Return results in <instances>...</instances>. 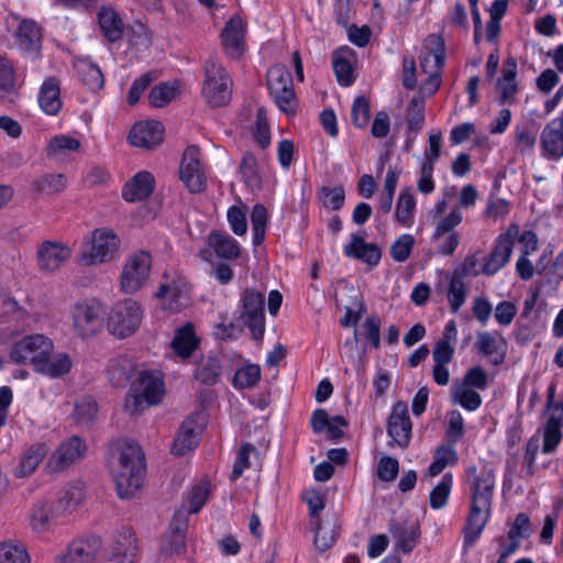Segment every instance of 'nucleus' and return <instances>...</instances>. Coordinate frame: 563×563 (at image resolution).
Listing matches in <instances>:
<instances>
[{
	"instance_id": "nucleus-1",
	"label": "nucleus",
	"mask_w": 563,
	"mask_h": 563,
	"mask_svg": "<svg viewBox=\"0 0 563 563\" xmlns=\"http://www.w3.org/2000/svg\"><path fill=\"white\" fill-rule=\"evenodd\" d=\"M118 470L114 483L118 493H134L142 488L145 476V456L134 442L118 443Z\"/></svg>"
},
{
	"instance_id": "nucleus-2",
	"label": "nucleus",
	"mask_w": 563,
	"mask_h": 563,
	"mask_svg": "<svg viewBox=\"0 0 563 563\" xmlns=\"http://www.w3.org/2000/svg\"><path fill=\"white\" fill-rule=\"evenodd\" d=\"M206 501L207 495H191L176 509L161 542L162 555H180L185 552L189 515L198 512Z\"/></svg>"
},
{
	"instance_id": "nucleus-3",
	"label": "nucleus",
	"mask_w": 563,
	"mask_h": 563,
	"mask_svg": "<svg viewBox=\"0 0 563 563\" xmlns=\"http://www.w3.org/2000/svg\"><path fill=\"white\" fill-rule=\"evenodd\" d=\"M84 505V495H49L35 506L31 516L32 528L44 532L57 519L78 512Z\"/></svg>"
},
{
	"instance_id": "nucleus-4",
	"label": "nucleus",
	"mask_w": 563,
	"mask_h": 563,
	"mask_svg": "<svg viewBox=\"0 0 563 563\" xmlns=\"http://www.w3.org/2000/svg\"><path fill=\"white\" fill-rule=\"evenodd\" d=\"M143 318L141 305L133 299H125L112 308L108 327L118 338H126L133 334L140 327Z\"/></svg>"
},
{
	"instance_id": "nucleus-5",
	"label": "nucleus",
	"mask_w": 563,
	"mask_h": 563,
	"mask_svg": "<svg viewBox=\"0 0 563 563\" xmlns=\"http://www.w3.org/2000/svg\"><path fill=\"white\" fill-rule=\"evenodd\" d=\"M492 511L490 495H472L470 511L463 529V547H473L479 539Z\"/></svg>"
},
{
	"instance_id": "nucleus-6",
	"label": "nucleus",
	"mask_w": 563,
	"mask_h": 563,
	"mask_svg": "<svg viewBox=\"0 0 563 563\" xmlns=\"http://www.w3.org/2000/svg\"><path fill=\"white\" fill-rule=\"evenodd\" d=\"M152 257L141 251L131 255L123 266L120 286L125 294H135L147 283L151 274Z\"/></svg>"
},
{
	"instance_id": "nucleus-7",
	"label": "nucleus",
	"mask_w": 563,
	"mask_h": 563,
	"mask_svg": "<svg viewBox=\"0 0 563 563\" xmlns=\"http://www.w3.org/2000/svg\"><path fill=\"white\" fill-rule=\"evenodd\" d=\"M53 351L52 342L42 334H35L23 338L15 343L11 350L10 356L15 363H31L34 369L43 368L44 358L51 355Z\"/></svg>"
},
{
	"instance_id": "nucleus-8",
	"label": "nucleus",
	"mask_w": 563,
	"mask_h": 563,
	"mask_svg": "<svg viewBox=\"0 0 563 563\" xmlns=\"http://www.w3.org/2000/svg\"><path fill=\"white\" fill-rule=\"evenodd\" d=\"M241 318L251 330L255 340L263 338L265 332L264 294L246 288L241 295Z\"/></svg>"
},
{
	"instance_id": "nucleus-9",
	"label": "nucleus",
	"mask_w": 563,
	"mask_h": 563,
	"mask_svg": "<svg viewBox=\"0 0 563 563\" xmlns=\"http://www.w3.org/2000/svg\"><path fill=\"white\" fill-rule=\"evenodd\" d=\"M207 427V415L202 411L190 415L180 426L179 431L174 439L172 445V453L183 456L188 452L195 450L199 442L202 432Z\"/></svg>"
},
{
	"instance_id": "nucleus-10",
	"label": "nucleus",
	"mask_w": 563,
	"mask_h": 563,
	"mask_svg": "<svg viewBox=\"0 0 563 563\" xmlns=\"http://www.w3.org/2000/svg\"><path fill=\"white\" fill-rule=\"evenodd\" d=\"M139 552L137 538L131 528H121L104 550L102 563H133Z\"/></svg>"
},
{
	"instance_id": "nucleus-11",
	"label": "nucleus",
	"mask_w": 563,
	"mask_h": 563,
	"mask_svg": "<svg viewBox=\"0 0 563 563\" xmlns=\"http://www.w3.org/2000/svg\"><path fill=\"white\" fill-rule=\"evenodd\" d=\"M164 282L161 284L156 297L164 300L165 308L178 311L186 307L189 301L190 286L185 276L174 272L165 273Z\"/></svg>"
},
{
	"instance_id": "nucleus-12",
	"label": "nucleus",
	"mask_w": 563,
	"mask_h": 563,
	"mask_svg": "<svg viewBox=\"0 0 563 563\" xmlns=\"http://www.w3.org/2000/svg\"><path fill=\"white\" fill-rule=\"evenodd\" d=\"M519 233V227L517 224H510L507 231L497 238L493 251L484 260L482 274L487 276L495 275L509 262L515 241L518 239Z\"/></svg>"
},
{
	"instance_id": "nucleus-13",
	"label": "nucleus",
	"mask_w": 563,
	"mask_h": 563,
	"mask_svg": "<svg viewBox=\"0 0 563 563\" xmlns=\"http://www.w3.org/2000/svg\"><path fill=\"white\" fill-rule=\"evenodd\" d=\"M119 240L117 235L109 230H95L91 239V247L88 252H82L80 262L85 265H96L110 261L118 250Z\"/></svg>"
},
{
	"instance_id": "nucleus-14",
	"label": "nucleus",
	"mask_w": 563,
	"mask_h": 563,
	"mask_svg": "<svg viewBox=\"0 0 563 563\" xmlns=\"http://www.w3.org/2000/svg\"><path fill=\"white\" fill-rule=\"evenodd\" d=\"M74 327L81 338L97 333L103 324V309L98 301H84L75 306Z\"/></svg>"
},
{
	"instance_id": "nucleus-15",
	"label": "nucleus",
	"mask_w": 563,
	"mask_h": 563,
	"mask_svg": "<svg viewBox=\"0 0 563 563\" xmlns=\"http://www.w3.org/2000/svg\"><path fill=\"white\" fill-rule=\"evenodd\" d=\"M426 47L429 53L420 57V67L428 74L426 84L432 85V92L440 86V70L444 65V41L440 35L431 34L426 38Z\"/></svg>"
},
{
	"instance_id": "nucleus-16",
	"label": "nucleus",
	"mask_w": 563,
	"mask_h": 563,
	"mask_svg": "<svg viewBox=\"0 0 563 563\" xmlns=\"http://www.w3.org/2000/svg\"><path fill=\"white\" fill-rule=\"evenodd\" d=\"M102 549L100 537L90 534L74 540L57 563H92Z\"/></svg>"
},
{
	"instance_id": "nucleus-17",
	"label": "nucleus",
	"mask_w": 563,
	"mask_h": 563,
	"mask_svg": "<svg viewBox=\"0 0 563 563\" xmlns=\"http://www.w3.org/2000/svg\"><path fill=\"white\" fill-rule=\"evenodd\" d=\"M245 33L241 18L232 15L220 33L221 46L229 58L238 60L245 53Z\"/></svg>"
},
{
	"instance_id": "nucleus-18",
	"label": "nucleus",
	"mask_w": 563,
	"mask_h": 563,
	"mask_svg": "<svg viewBox=\"0 0 563 563\" xmlns=\"http://www.w3.org/2000/svg\"><path fill=\"white\" fill-rule=\"evenodd\" d=\"M179 177L191 192H200L207 187V178L200 170L199 150L189 146L183 154Z\"/></svg>"
},
{
	"instance_id": "nucleus-19",
	"label": "nucleus",
	"mask_w": 563,
	"mask_h": 563,
	"mask_svg": "<svg viewBox=\"0 0 563 563\" xmlns=\"http://www.w3.org/2000/svg\"><path fill=\"white\" fill-rule=\"evenodd\" d=\"M86 444L79 437H71L59 444L56 451L49 456L46 467L49 473H58L68 468L71 464L84 456Z\"/></svg>"
},
{
	"instance_id": "nucleus-20",
	"label": "nucleus",
	"mask_w": 563,
	"mask_h": 563,
	"mask_svg": "<svg viewBox=\"0 0 563 563\" xmlns=\"http://www.w3.org/2000/svg\"><path fill=\"white\" fill-rule=\"evenodd\" d=\"M412 424L409 418L408 406L405 401H397L391 409L387 421V433L400 448H407L411 438Z\"/></svg>"
},
{
	"instance_id": "nucleus-21",
	"label": "nucleus",
	"mask_w": 563,
	"mask_h": 563,
	"mask_svg": "<svg viewBox=\"0 0 563 563\" xmlns=\"http://www.w3.org/2000/svg\"><path fill=\"white\" fill-rule=\"evenodd\" d=\"M164 132V125L159 121L141 122L130 131L129 141L133 146L151 150L163 142Z\"/></svg>"
},
{
	"instance_id": "nucleus-22",
	"label": "nucleus",
	"mask_w": 563,
	"mask_h": 563,
	"mask_svg": "<svg viewBox=\"0 0 563 563\" xmlns=\"http://www.w3.org/2000/svg\"><path fill=\"white\" fill-rule=\"evenodd\" d=\"M540 145L543 155L550 159L563 156V115L552 119L541 132Z\"/></svg>"
},
{
	"instance_id": "nucleus-23",
	"label": "nucleus",
	"mask_w": 563,
	"mask_h": 563,
	"mask_svg": "<svg viewBox=\"0 0 563 563\" xmlns=\"http://www.w3.org/2000/svg\"><path fill=\"white\" fill-rule=\"evenodd\" d=\"M475 345L478 352L488 357L493 365L504 363L507 342L499 332H478Z\"/></svg>"
},
{
	"instance_id": "nucleus-24",
	"label": "nucleus",
	"mask_w": 563,
	"mask_h": 563,
	"mask_svg": "<svg viewBox=\"0 0 563 563\" xmlns=\"http://www.w3.org/2000/svg\"><path fill=\"white\" fill-rule=\"evenodd\" d=\"M68 246L52 241H45L37 250L38 266L42 271L54 272L70 257Z\"/></svg>"
},
{
	"instance_id": "nucleus-25",
	"label": "nucleus",
	"mask_w": 563,
	"mask_h": 563,
	"mask_svg": "<svg viewBox=\"0 0 563 563\" xmlns=\"http://www.w3.org/2000/svg\"><path fill=\"white\" fill-rule=\"evenodd\" d=\"M132 387L142 395L147 406L159 404L165 394L163 378L150 372H141Z\"/></svg>"
},
{
	"instance_id": "nucleus-26",
	"label": "nucleus",
	"mask_w": 563,
	"mask_h": 563,
	"mask_svg": "<svg viewBox=\"0 0 563 563\" xmlns=\"http://www.w3.org/2000/svg\"><path fill=\"white\" fill-rule=\"evenodd\" d=\"M563 427V404L555 405V411H552L544 424L543 430V453L553 452L562 440Z\"/></svg>"
},
{
	"instance_id": "nucleus-27",
	"label": "nucleus",
	"mask_w": 563,
	"mask_h": 563,
	"mask_svg": "<svg viewBox=\"0 0 563 563\" xmlns=\"http://www.w3.org/2000/svg\"><path fill=\"white\" fill-rule=\"evenodd\" d=\"M199 338L195 333L194 324L188 322L175 330L170 346L175 354L181 358H188L198 349Z\"/></svg>"
},
{
	"instance_id": "nucleus-28",
	"label": "nucleus",
	"mask_w": 563,
	"mask_h": 563,
	"mask_svg": "<svg viewBox=\"0 0 563 563\" xmlns=\"http://www.w3.org/2000/svg\"><path fill=\"white\" fill-rule=\"evenodd\" d=\"M154 190V177L148 172L137 173L123 188L122 196L129 202L148 198Z\"/></svg>"
},
{
	"instance_id": "nucleus-29",
	"label": "nucleus",
	"mask_w": 563,
	"mask_h": 563,
	"mask_svg": "<svg viewBox=\"0 0 563 563\" xmlns=\"http://www.w3.org/2000/svg\"><path fill=\"white\" fill-rule=\"evenodd\" d=\"M349 257L357 258L369 266H376L382 257L380 249L374 243H366L363 238L353 235L352 241L344 246Z\"/></svg>"
},
{
	"instance_id": "nucleus-30",
	"label": "nucleus",
	"mask_w": 563,
	"mask_h": 563,
	"mask_svg": "<svg viewBox=\"0 0 563 563\" xmlns=\"http://www.w3.org/2000/svg\"><path fill=\"white\" fill-rule=\"evenodd\" d=\"M38 103L41 109L49 115H55L62 108L60 88L56 78L46 79L40 90Z\"/></svg>"
},
{
	"instance_id": "nucleus-31",
	"label": "nucleus",
	"mask_w": 563,
	"mask_h": 563,
	"mask_svg": "<svg viewBox=\"0 0 563 563\" xmlns=\"http://www.w3.org/2000/svg\"><path fill=\"white\" fill-rule=\"evenodd\" d=\"M516 73V59L514 57L507 58L503 67V77L496 84L499 91L498 102L500 104L509 102L517 92Z\"/></svg>"
},
{
	"instance_id": "nucleus-32",
	"label": "nucleus",
	"mask_w": 563,
	"mask_h": 563,
	"mask_svg": "<svg viewBox=\"0 0 563 563\" xmlns=\"http://www.w3.org/2000/svg\"><path fill=\"white\" fill-rule=\"evenodd\" d=\"M98 22L103 36L109 42L114 43L122 38L124 25L119 14L112 8H100Z\"/></svg>"
},
{
	"instance_id": "nucleus-33",
	"label": "nucleus",
	"mask_w": 563,
	"mask_h": 563,
	"mask_svg": "<svg viewBox=\"0 0 563 563\" xmlns=\"http://www.w3.org/2000/svg\"><path fill=\"white\" fill-rule=\"evenodd\" d=\"M135 363L129 356H118L111 360L108 368L111 385L118 388L125 386L135 372Z\"/></svg>"
},
{
	"instance_id": "nucleus-34",
	"label": "nucleus",
	"mask_w": 563,
	"mask_h": 563,
	"mask_svg": "<svg viewBox=\"0 0 563 563\" xmlns=\"http://www.w3.org/2000/svg\"><path fill=\"white\" fill-rule=\"evenodd\" d=\"M233 80L229 73L218 67L213 76V108L227 107L232 100Z\"/></svg>"
},
{
	"instance_id": "nucleus-35",
	"label": "nucleus",
	"mask_w": 563,
	"mask_h": 563,
	"mask_svg": "<svg viewBox=\"0 0 563 563\" xmlns=\"http://www.w3.org/2000/svg\"><path fill=\"white\" fill-rule=\"evenodd\" d=\"M41 29L32 20H23L16 31V43L25 52H36L41 43Z\"/></svg>"
},
{
	"instance_id": "nucleus-36",
	"label": "nucleus",
	"mask_w": 563,
	"mask_h": 563,
	"mask_svg": "<svg viewBox=\"0 0 563 563\" xmlns=\"http://www.w3.org/2000/svg\"><path fill=\"white\" fill-rule=\"evenodd\" d=\"M351 55L352 51L350 48H340L332 55L336 80L344 87L352 85L354 81L353 66L350 60Z\"/></svg>"
},
{
	"instance_id": "nucleus-37",
	"label": "nucleus",
	"mask_w": 563,
	"mask_h": 563,
	"mask_svg": "<svg viewBox=\"0 0 563 563\" xmlns=\"http://www.w3.org/2000/svg\"><path fill=\"white\" fill-rule=\"evenodd\" d=\"M46 453L47 448L43 443H37L30 446L21 457L20 463L14 471L15 476L23 478L32 474L43 457L46 455Z\"/></svg>"
},
{
	"instance_id": "nucleus-38",
	"label": "nucleus",
	"mask_w": 563,
	"mask_h": 563,
	"mask_svg": "<svg viewBox=\"0 0 563 563\" xmlns=\"http://www.w3.org/2000/svg\"><path fill=\"white\" fill-rule=\"evenodd\" d=\"M213 253L220 258L232 262L240 257L241 246L228 233L213 231Z\"/></svg>"
},
{
	"instance_id": "nucleus-39",
	"label": "nucleus",
	"mask_w": 563,
	"mask_h": 563,
	"mask_svg": "<svg viewBox=\"0 0 563 563\" xmlns=\"http://www.w3.org/2000/svg\"><path fill=\"white\" fill-rule=\"evenodd\" d=\"M179 81H165L154 86L148 95L150 104L154 108H164L179 95Z\"/></svg>"
},
{
	"instance_id": "nucleus-40",
	"label": "nucleus",
	"mask_w": 563,
	"mask_h": 563,
	"mask_svg": "<svg viewBox=\"0 0 563 563\" xmlns=\"http://www.w3.org/2000/svg\"><path fill=\"white\" fill-rule=\"evenodd\" d=\"M404 118L408 132L417 134L424 123V99L422 97H413L407 104Z\"/></svg>"
},
{
	"instance_id": "nucleus-41",
	"label": "nucleus",
	"mask_w": 563,
	"mask_h": 563,
	"mask_svg": "<svg viewBox=\"0 0 563 563\" xmlns=\"http://www.w3.org/2000/svg\"><path fill=\"white\" fill-rule=\"evenodd\" d=\"M416 200L409 188L399 195L396 206V220L405 227H410L413 220Z\"/></svg>"
},
{
	"instance_id": "nucleus-42",
	"label": "nucleus",
	"mask_w": 563,
	"mask_h": 563,
	"mask_svg": "<svg viewBox=\"0 0 563 563\" xmlns=\"http://www.w3.org/2000/svg\"><path fill=\"white\" fill-rule=\"evenodd\" d=\"M448 300L452 312L456 313L465 302L467 288L460 275L449 274Z\"/></svg>"
},
{
	"instance_id": "nucleus-43",
	"label": "nucleus",
	"mask_w": 563,
	"mask_h": 563,
	"mask_svg": "<svg viewBox=\"0 0 563 563\" xmlns=\"http://www.w3.org/2000/svg\"><path fill=\"white\" fill-rule=\"evenodd\" d=\"M269 93L278 92L280 89L291 87L294 85L290 71L285 65L272 66L266 75Z\"/></svg>"
},
{
	"instance_id": "nucleus-44",
	"label": "nucleus",
	"mask_w": 563,
	"mask_h": 563,
	"mask_svg": "<svg viewBox=\"0 0 563 563\" xmlns=\"http://www.w3.org/2000/svg\"><path fill=\"white\" fill-rule=\"evenodd\" d=\"M66 185L67 181L63 174H49L35 179L31 187L38 194L52 195L60 192Z\"/></svg>"
},
{
	"instance_id": "nucleus-45",
	"label": "nucleus",
	"mask_w": 563,
	"mask_h": 563,
	"mask_svg": "<svg viewBox=\"0 0 563 563\" xmlns=\"http://www.w3.org/2000/svg\"><path fill=\"white\" fill-rule=\"evenodd\" d=\"M43 368H37L36 372L43 373L52 378L60 377L67 374L71 368V361L67 354H58L51 358L49 355L43 361Z\"/></svg>"
},
{
	"instance_id": "nucleus-46",
	"label": "nucleus",
	"mask_w": 563,
	"mask_h": 563,
	"mask_svg": "<svg viewBox=\"0 0 563 563\" xmlns=\"http://www.w3.org/2000/svg\"><path fill=\"white\" fill-rule=\"evenodd\" d=\"M25 548L18 542L7 541L0 543V563H29Z\"/></svg>"
},
{
	"instance_id": "nucleus-47",
	"label": "nucleus",
	"mask_w": 563,
	"mask_h": 563,
	"mask_svg": "<svg viewBox=\"0 0 563 563\" xmlns=\"http://www.w3.org/2000/svg\"><path fill=\"white\" fill-rule=\"evenodd\" d=\"M268 218L267 209L257 203L253 207L251 213V223L253 229V244L260 245L265 239L266 222Z\"/></svg>"
},
{
	"instance_id": "nucleus-48",
	"label": "nucleus",
	"mask_w": 563,
	"mask_h": 563,
	"mask_svg": "<svg viewBox=\"0 0 563 563\" xmlns=\"http://www.w3.org/2000/svg\"><path fill=\"white\" fill-rule=\"evenodd\" d=\"M456 460L455 450L451 445H440L434 453V460L429 466V476L433 477L440 474L448 465Z\"/></svg>"
},
{
	"instance_id": "nucleus-49",
	"label": "nucleus",
	"mask_w": 563,
	"mask_h": 563,
	"mask_svg": "<svg viewBox=\"0 0 563 563\" xmlns=\"http://www.w3.org/2000/svg\"><path fill=\"white\" fill-rule=\"evenodd\" d=\"M195 379L200 384L198 388V399L203 410H206L209 406L208 387L211 382V366L209 362L198 365L195 371Z\"/></svg>"
},
{
	"instance_id": "nucleus-50",
	"label": "nucleus",
	"mask_w": 563,
	"mask_h": 563,
	"mask_svg": "<svg viewBox=\"0 0 563 563\" xmlns=\"http://www.w3.org/2000/svg\"><path fill=\"white\" fill-rule=\"evenodd\" d=\"M260 378V366L250 364L236 371L233 377V386L238 389L252 388L258 383Z\"/></svg>"
},
{
	"instance_id": "nucleus-51",
	"label": "nucleus",
	"mask_w": 563,
	"mask_h": 563,
	"mask_svg": "<svg viewBox=\"0 0 563 563\" xmlns=\"http://www.w3.org/2000/svg\"><path fill=\"white\" fill-rule=\"evenodd\" d=\"M79 147V140L62 134L51 139L46 151L48 156H57L66 152H77Z\"/></svg>"
},
{
	"instance_id": "nucleus-52",
	"label": "nucleus",
	"mask_w": 563,
	"mask_h": 563,
	"mask_svg": "<svg viewBox=\"0 0 563 563\" xmlns=\"http://www.w3.org/2000/svg\"><path fill=\"white\" fill-rule=\"evenodd\" d=\"M158 74L155 70H150L143 74L140 78L135 79L128 92L126 101L130 106L139 102L144 90L157 79Z\"/></svg>"
},
{
	"instance_id": "nucleus-53",
	"label": "nucleus",
	"mask_w": 563,
	"mask_h": 563,
	"mask_svg": "<svg viewBox=\"0 0 563 563\" xmlns=\"http://www.w3.org/2000/svg\"><path fill=\"white\" fill-rule=\"evenodd\" d=\"M253 136L258 146L263 150L271 144L269 124L264 108L257 110Z\"/></svg>"
},
{
	"instance_id": "nucleus-54",
	"label": "nucleus",
	"mask_w": 563,
	"mask_h": 563,
	"mask_svg": "<svg viewBox=\"0 0 563 563\" xmlns=\"http://www.w3.org/2000/svg\"><path fill=\"white\" fill-rule=\"evenodd\" d=\"M453 397L463 408L470 411L476 410L482 404L481 395L463 385L454 388Z\"/></svg>"
},
{
	"instance_id": "nucleus-55",
	"label": "nucleus",
	"mask_w": 563,
	"mask_h": 563,
	"mask_svg": "<svg viewBox=\"0 0 563 563\" xmlns=\"http://www.w3.org/2000/svg\"><path fill=\"white\" fill-rule=\"evenodd\" d=\"M97 412L98 406L96 400L86 397L75 406L74 417L78 423L88 424L96 419Z\"/></svg>"
},
{
	"instance_id": "nucleus-56",
	"label": "nucleus",
	"mask_w": 563,
	"mask_h": 563,
	"mask_svg": "<svg viewBox=\"0 0 563 563\" xmlns=\"http://www.w3.org/2000/svg\"><path fill=\"white\" fill-rule=\"evenodd\" d=\"M14 69L12 63L4 58L0 57V98H5L7 95H10L14 91Z\"/></svg>"
},
{
	"instance_id": "nucleus-57",
	"label": "nucleus",
	"mask_w": 563,
	"mask_h": 563,
	"mask_svg": "<svg viewBox=\"0 0 563 563\" xmlns=\"http://www.w3.org/2000/svg\"><path fill=\"white\" fill-rule=\"evenodd\" d=\"M415 245V238L410 234L400 235L390 246V255L398 263L405 262Z\"/></svg>"
},
{
	"instance_id": "nucleus-58",
	"label": "nucleus",
	"mask_w": 563,
	"mask_h": 563,
	"mask_svg": "<svg viewBox=\"0 0 563 563\" xmlns=\"http://www.w3.org/2000/svg\"><path fill=\"white\" fill-rule=\"evenodd\" d=\"M303 500L308 505L309 516L313 523L322 522L320 515L322 510H325L327 515L331 511L328 495H303Z\"/></svg>"
},
{
	"instance_id": "nucleus-59",
	"label": "nucleus",
	"mask_w": 563,
	"mask_h": 563,
	"mask_svg": "<svg viewBox=\"0 0 563 563\" xmlns=\"http://www.w3.org/2000/svg\"><path fill=\"white\" fill-rule=\"evenodd\" d=\"M271 96L274 98L279 110L288 115L296 113L297 101L294 85L291 87L280 89L278 92H272Z\"/></svg>"
},
{
	"instance_id": "nucleus-60",
	"label": "nucleus",
	"mask_w": 563,
	"mask_h": 563,
	"mask_svg": "<svg viewBox=\"0 0 563 563\" xmlns=\"http://www.w3.org/2000/svg\"><path fill=\"white\" fill-rule=\"evenodd\" d=\"M321 200L325 208L331 210H339L342 208L345 200V191L342 186L334 188L323 187L320 191Z\"/></svg>"
},
{
	"instance_id": "nucleus-61",
	"label": "nucleus",
	"mask_w": 563,
	"mask_h": 563,
	"mask_svg": "<svg viewBox=\"0 0 563 563\" xmlns=\"http://www.w3.org/2000/svg\"><path fill=\"white\" fill-rule=\"evenodd\" d=\"M352 122L356 128H365L369 121V102L365 97H357L352 106Z\"/></svg>"
},
{
	"instance_id": "nucleus-62",
	"label": "nucleus",
	"mask_w": 563,
	"mask_h": 563,
	"mask_svg": "<svg viewBox=\"0 0 563 563\" xmlns=\"http://www.w3.org/2000/svg\"><path fill=\"white\" fill-rule=\"evenodd\" d=\"M240 168L249 186H257L260 184L257 159L253 153L249 152L243 156Z\"/></svg>"
},
{
	"instance_id": "nucleus-63",
	"label": "nucleus",
	"mask_w": 563,
	"mask_h": 563,
	"mask_svg": "<svg viewBox=\"0 0 563 563\" xmlns=\"http://www.w3.org/2000/svg\"><path fill=\"white\" fill-rule=\"evenodd\" d=\"M251 454L256 455L257 454L256 449L249 443L243 444L238 452V455H236V459H235V462L233 465V470L231 473L232 479L239 478L243 474L244 470L251 465V463H250Z\"/></svg>"
},
{
	"instance_id": "nucleus-64",
	"label": "nucleus",
	"mask_w": 563,
	"mask_h": 563,
	"mask_svg": "<svg viewBox=\"0 0 563 563\" xmlns=\"http://www.w3.org/2000/svg\"><path fill=\"white\" fill-rule=\"evenodd\" d=\"M84 84L91 90L101 89L103 87V75L100 68L92 64H85L80 69Z\"/></svg>"
}]
</instances>
